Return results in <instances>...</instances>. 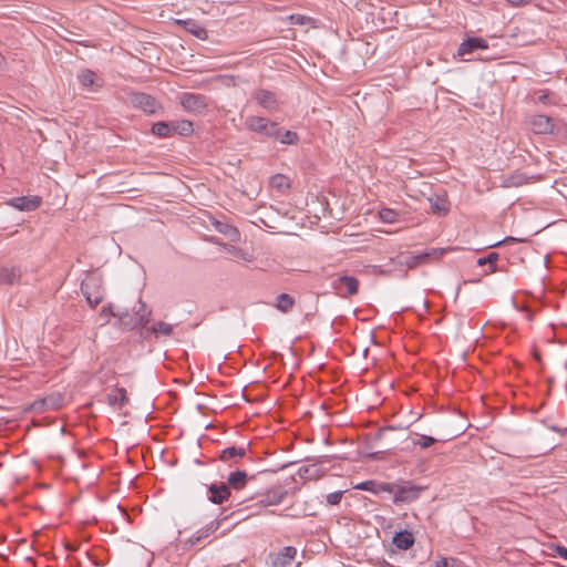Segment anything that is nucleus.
Returning <instances> with one entry per match:
<instances>
[{
	"instance_id": "4c0bfd02",
	"label": "nucleus",
	"mask_w": 567,
	"mask_h": 567,
	"mask_svg": "<svg viewBox=\"0 0 567 567\" xmlns=\"http://www.w3.org/2000/svg\"><path fill=\"white\" fill-rule=\"evenodd\" d=\"M29 410L39 414L49 410L45 396L31 403Z\"/></svg>"
},
{
	"instance_id": "ddd939ff",
	"label": "nucleus",
	"mask_w": 567,
	"mask_h": 567,
	"mask_svg": "<svg viewBox=\"0 0 567 567\" xmlns=\"http://www.w3.org/2000/svg\"><path fill=\"white\" fill-rule=\"evenodd\" d=\"M254 478H255V475L249 476L246 471L236 470V471L229 473V475L227 477V482L225 484L228 486L229 491L231 488H234L236 491H240L247 486V484L250 480H254Z\"/></svg>"
},
{
	"instance_id": "dca6fc26",
	"label": "nucleus",
	"mask_w": 567,
	"mask_h": 567,
	"mask_svg": "<svg viewBox=\"0 0 567 567\" xmlns=\"http://www.w3.org/2000/svg\"><path fill=\"white\" fill-rule=\"evenodd\" d=\"M530 125L536 134H548L554 131L553 118L544 114L534 115L530 120Z\"/></svg>"
},
{
	"instance_id": "8fccbe9b",
	"label": "nucleus",
	"mask_w": 567,
	"mask_h": 567,
	"mask_svg": "<svg viewBox=\"0 0 567 567\" xmlns=\"http://www.w3.org/2000/svg\"><path fill=\"white\" fill-rule=\"evenodd\" d=\"M7 66V59L3 54L0 53V70L6 69Z\"/></svg>"
},
{
	"instance_id": "c85d7f7f",
	"label": "nucleus",
	"mask_w": 567,
	"mask_h": 567,
	"mask_svg": "<svg viewBox=\"0 0 567 567\" xmlns=\"http://www.w3.org/2000/svg\"><path fill=\"white\" fill-rule=\"evenodd\" d=\"M151 133L157 137L165 138L173 135L172 122H156L152 125Z\"/></svg>"
},
{
	"instance_id": "c756f323",
	"label": "nucleus",
	"mask_w": 567,
	"mask_h": 567,
	"mask_svg": "<svg viewBox=\"0 0 567 567\" xmlns=\"http://www.w3.org/2000/svg\"><path fill=\"white\" fill-rule=\"evenodd\" d=\"M173 134L178 133L182 136H188L193 133V122L188 120L172 121Z\"/></svg>"
},
{
	"instance_id": "603ef678",
	"label": "nucleus",
	"mask_w": 567,
	"mask_h": 567,
	"mask_svg": "<svg viewBox=\"0 0 567 567\" xmlns=\"http://www.w3.org/2000/svg\"><path fill=\"white\" fill-rule=\"evenodd\" d=\"M392 429H393L392 426L380 429L378 436L381 437L383 432H385L386 430H392Z\"/></svg>"
},
{
	"instance_id": "7c9ffc66",
	"label": "nucleus",
	"mask_w": 567,
	"mask_h": 567,
	"mask_svg": "<svg viewBox=\"0 0 567 567\" xmlns=\"http://www.w3.org/2000/svg\"><path fill=\"white\" fill-rule=\"evenodd\" d=\"M499 255L495 251L489 252L487 256L482 257L477 260L478 266H485L488 265V270L485 272V275L494 274L497 271L496 261L498 260Z\"/></svg>"
},
{
	"instance_id": "aec40b11",
	"label": "nucleus",
	"mask_w": 567,
	"mask_h": 567,
	"mask_svg": "<svg viewBox=\"0 0 567 567\" xmlns=\"http://www.w3.org/2000/svg\"><path fill=\"white\" fill-rule=\"evenodd\" d=\"M431 210L437 216H445L450 212V202L447 197L435 195L429 198Z\"/></svg>"
},
{
	"instance_id": "79ce46f5",
	"label": "nucleus",
	"mask_w": 567,
	"mask_h": 567,
	"mask_svg": "<svg viewBox=\"0 0 567 567\" xmlns=\"http://www.w3.org/2000/svg\"><path fill=\"white\" fill-rule=\"evenodd\" d=\"M342 496H343L342 491L330 493L327 495V502L330 505H338L341 502Z\"/></svg>"
},
{
	"instance_id": "bb28decb",
	"label": "nucleus",
	"mask_w": 567,
	"mask_h": 567,
	"mask_svg": "<svg viewBox=\"0 0 567 567\" xmlns=\"http://www.w3.org/2000/svg\"><path fill=\"white\" fill-rule=\"evenodd\" d=\"M274 306L280 312L288 313L289 311L292 310L295 306V299L292 296L282 292L276 297V302L274 303Z\"/></svg>"
},
{
	"instance_id": "e433bc0d",
	"label": "nucleus",
	"mask_w": 567,
	"mask_h": 567,
	"mask_svg": "<svg viewBox=\"0 0 567 567\" xmlns=\"http://www.w3.org/2000/svg\"><path fill=\"white\" fill-rule=\"evenodd\" d=\"M135 316H143V327L148 322V317L151 316V310L147 309L146 305L140 299L138 300V308H134Z\"/></svg>"
},
{
	"instance_id": "a18cd8bd",
	"label": "nucleus",
	"mask_w": 567,
	"mask_h": 567,
	"mask_svg": "<svg viewBox=\"0 0 567 567\" xmlns=\"http://www.w3.org/2000/svg\"><path fill=\"white\" fill-rule=\"evenodd\" d=\"M454 563V559L441 558L440 560L436 561V567H453Z\"/></svg>"
},
{
	"instance_id": "37998d69",
	"label": "nucleus",
	"mask_w": 567,
	"mask_h": 567,
	"mask_svg": "<svg viewBox=\"0 0 567 567\" xmlns=\"http://www.w3.org/2000/svg\"><path fill=\"white\" fill-rule=\"evenodd\" d=\"M116 313L117 312H115L113 310V306L111 303H109L107 306H104L102 308L100 316L107 321L109 317H115L116 318Z\"/></svg>"
},
{
	"instance_id": "473e14b6",
	"label": "nucleus",
	"mask_w": 567,
	"mask_h": 567,
	"mask_svg": "<svg viewBox=\"0 0 567 567\" xmlns=\"http://www.w3.org/2000/svg\"><path fill=\"white\" fill-rule=\"evenodd\" d=\"M447 440L449 439H441L440 441L445 442ZM437 441L439 440L433 436L420 434L419 439L413 441V445L420 446L422 449H427V447L432 446Z\"/></svg>"
},
{
	"instance_id": "09e8293b",
	"label": "nucleus",
	"mask_w": 567,
	"mask_h": 567,
	"mask_svg": "<svg viewBox=\"0 0 567 567\" xmlns=\"http://www.w3.org/2000/svg\"><path fill=\"white\" fill-rule=\"evenodd\" d=\"M512 6H524L530 2V0H506Z\"/></svg>"
},
{
	"instance_id": "f8f14e48",
	"label": "nucleus",
	"mask_w": 567,
	"mask_h": 567,
	"mask_svg": "<svg viewBox=\"0 0 567 567\" xmlns=\"http://www.w3.org/2000/svg\"><path fill=\"white\" fill-rule=\"evenodd\" d=\"M8 204L21 212H32L41 205V198L39 196H21L11 198Z\"/></svg>"
},
{
	"instance_id": "4468645a",
	"label": "nucleus",
	"mask_w": 567,
	"mask_h": 567,
	"mask_svg": "<svg viewBox=\"0 0 567 567\" xmlns=\"http://www.w3.org/2000/svg\"><path fill=\"white\" fill-rule=\"evenodd\" d=\"M487 48L488 43L485 39L477 37L467 38L460 44L457 54L460 56H464L466 54L473 53L476 50H485Z\"/></svg>"
},
{
	"instance_id": "de8ad7c7",
	"label": "nucleus",
	"mask_w": 567,
	"mask_h": 567,
	"mask_svg": "<svg viewBox=\"0 0 567 567\" xmlns=\"http://www.w3.org/2000/svg\"><path fill=\"white\" fill-rule=\"evenodd\" d=\"M513 241H516V238L508 236V237H506L505 239H503V240H501V241H498V243H496V244L492 245L491 247H499V246H502L503 244L513 243Z\"/></svg>"
},
{
	"instance_id": "6e6552de",
	"label": "nucleus",
	"mask_w": 567,
	"mask_h": 567,
	"mask_svg": "<svg viewBox=\"0 0 567 567\" xmlns=\"http://www.w3.org/2000/svg\"><path fill=\"white\" fill-rule=\"evenodd\" d=\"M287 495L288 491L285 489L284 487L272 486L268 488L265 493L260 494L257 504L262 507L278 505L286 498Z\"/></svg>"
},
{
	"instance_id": "5701e85b",
	"label": "nucleus",
	"mask_w": 567,
	"mask_h": 567,
	"mask_svg": "<svg viewBox=\"0 0 567 567\" xmlns=\"http://www.w3.org/2000/svg\"><path fill=\"white\" fill-rule=\"evenodd\" d=\"M107 403L111 406H124L128 403L126 390L124 388H115V390L107 394Z\"/></svg>"
},
{
	"instance_id": "9d476101",
	"label": "nucleus",
	"mask_w": 567,
	"mask_h": 567,
	"mask_svg": "<svg viewBox=\"0 0 567 567\" xmlns=\"http://www.w3.org/2000/svg\"><path fill=\"white\" fill-rule=\"evenodd\" d=\"M443 254V249H431L429 251H423L417 255H409L404 258L403 262L409 268H415L419 265L427 264L432 259H439Z\"/></svg>"
},
{
	"instance_id": "a19ab883",
	"label": "nucleus",
	"mask_w": 567,
	"mask_h": 567,
	"mask_svg": "<svg viewBox=\"0 0 567 567\" xmlns=\"http://www.w3.org/2000/svg\"><path fill=\"white\" fill-rule=\"evenodd\" d=\"M271 185L275 188H281L282 186L289 187V184L287 183V177L281 174H276L271 177Z\"/></svg>"
},
{
	"instance_id": "58836bf2",
	"label": "nucleus",
	"mask_w": 567,
	"mask_h": 567,
	"mask_svg": "<svg viewBox=\"0 0 567 567\" xmlns=\"http://www.w3.org/2000/svg\"><path fill=\"white\" fill-rule=\"evenodd\" d=\"M218 527H219V523L217 520H213L205 527L200 528L197 532V534H199L202 536V538H206L209 535H212L213 533H215L218 529Z\"/></svg>"
},
{
	"instance_id": "3c124183",
	"label": "nucleus",
	"mask_w": 567,
	"mask_h": 567,
	"mask_svg": "<svg viewBox=\"0 0 567 567\" xmlns=\"http://www.w3.org/2000/svg\"><path fill=\"white\" fill-rule=\"evenodd\" d=\"M550 430L563 434V433H565L567 431V427L566 429H560V427H558L556 425H553V426H550Z\"/></svg>"
},
{
	"instance_id": "6e6d98bb",
	"label": "nucleus",
	"mask_w": 567,
	"mask_h": 567,
	"mask_svg": "<svg viewBox=\"0 0 567 567\" xmlns=\"http://www.w3.org/2000/svg\"><path fill=\"white\" fill-rule=\"evenodd\" d=\"M545 99H546V95H542V96L539 97V100H540V101H543V100H545Z\"/></svg>"
},
{
	"instance_id": "412c9836",
	"label": "nucleus",
	"mask_w": 567,
	"mask_h": 567,
	"mask_svg": "<svg viewBox=\"0 0 567 567\" xmlns=\"http://www.w3.org/2000/svg\"><path fill=\"white\" fill-rule=\"evenodd\" d=\"M21 270L18 267H0V284L13 285L20 280Z\"/></svg>"
},
{
	"instance_id": "b1692460",
	"label": "nucleus",
	"mask_w": 567,
	"mask_h": 567,
	"mask_svg": "<svg viewBox=\"0 0 567 567\" xmlns=\"http://www.w3.org/2000/svg\"><path fill=\"white\" fill-rule=\"evenodd\" d=\"M213 225L218 233L227 236L230 240L235 241L239 238L238 229L226 221L214 219Z\"/></svg>"
},
{
	"instance_id": "2eb2a0df",
	"label": "nucleus",
	"mask_w": 567,
	"mask_h": 567,
	"mask_svg": "<svg viewBox=\"0 0 567 567\" xmlns=\"http://www.w3.org/2000/svg\"><path fill=\"white\" fill-rule=\"evenodd\" d=\"M254 99L269 112L278 110V101L276 94L268 90H257L254 93Z\"/></svg>"
},
{
	"instance_id": "39448f33",
	"label": "nucleus",
	"mask_w": 567,
	"mask_h": 567,
	"mask_svg": "<svg viewBox=\"0 0 567 567\" xmlns=\"http://www.w3.org/2000/svg\"><path fill=\"white\" fill-rule=\"evenodd\" d=\"M332 288L336 293L342 298H348L358 293L359 290V281L353 276H339L331 282Z\"/></svg>"
},
{
	"instance_id": "72a5a7b5",
	"label": "nucleus",
	"mask_w": 567,
	"mask_h": 567,
	"mask_svg": "<svg viewBox=\"0 0 567 567\" xmlns=\"http://www.w3.org/2000/svg\"><path fill=\"white\" fill-rule=\"evenodd\" d=\"M379 217L386 224H394L399 220V214L391 208H382L379 213Z\"/></svg>"
},
{
	"instance_id": "c03bdc74",
	"label": "nucleus",
	"mask_w": 567,
	"mask_h": 567,
	"mask_svg": "<svg viewBox=\"0 0 567 567\" xmlns=\"http://www.w3.org/2000/svg\"><path fill=\"white\" fill-rule=\"evenodd\" d=\"M553 549L558 556L567 560V547L563 545H555Z\"/></svg>"
},
{
	"instance_id": "4be33fe9",
	"label": "nucleus",
	"mask_w": 567,
	"mask_h": 567,
	"mask_svg": "<svg viewBox=\"0 0 567 567\" xmlns=\"http://www.w3.org/2000/svg\"><path fill=\"white\" fill-rule=\"evenodd\" d=\"M529 177L519 171H515L507 176L503 177L502 185L504 187H519L526 183H528Z\"/></svg>"
},
{
	"instance_id": "1a4fd4ad",
	"label": "nucleus",
	"mask_w": 567,
	"mask_h": 567,
	"mask_svg": "<svg viewBox=\"0 0 567 567\" xmlns=\"http://www.w3.org/2000/svg\"><path fill=\"white\" fill-rule=\"evenodd\" d=\"M297 556V548L286 546L276 554H269L270 567H290Z\"/></svg>"
},
{
	"instance_id": "f257e3e1",
	"label": "nucleus",
	"mask_w": 567,
	"mask_h": 567,
	"mask_svg": "<svg viewBox=\"0 0 567 567\" xmlns=\"http://www.w3.org/2000/svg\"><path fill=\"white\" fill-rule=\"evenodd\" d=\"M81 291L87 303L94 308L104 299L103 277L99 272H90L81 282Z\"/></svg>"
},
{
	"instance_id": "20e7f679",
	"label": "nucleus",
	"mask_w": 567,
	"mask_h": 567,
	"mask_svg": "<svg viewBox=\"0 0 567 567\" xmlns=\"http://www.w3.org/2000/svg\"><path fill=\"white\" fill-rule=\"evenodd\" d=\"M278 123L261 116H248L245 120V127L250 132L274 138L277 134Z\"/></svg>"
},
{
	"instance_id": "c9c22d12",
	"label": "nucleus",
	"mask_w": 567,
	"mask_h": 567,
	"mask_svg": "<svg viewBox=\"0 0 567 567\" xmlns=\"http://www.w3.org/2000/svg\"><path fill=\"white\" fill-rule=\"evenodd\" d=\"M226 250L236 258H240L246 261H250V255L246 252L245 250L233 246V245H225Z\"/></svg>"
},
{
	"instance_id": "a211bd4d",
	"label": "nucleus",
	"mask_w": 567,
	"mask_h": 567,
	"mask_svg": "<svg viewBox=\"0 0 567 567\" xmlns=\"http://www.w3.org/2000/svg\"><path fill=\"white\" fill-rule=\"evenodd\" d=\"M415 538L410 530L396 532L392 537V544L401 550H408L414 545Z\"/></svg>"
},
{
	"instance_id": "49530a36",
	"label": "nucleus",
	"mask_w": 567,
	"mask_h": 567,
	"mask_svg": "<svg viewBox=\"0 0 567 567\" xmlns=\"http://www.w3.org/2000/svg\"><path fill=\"white\" fill-rule=\"evenodd\" d=\"M202 539H203V538H202V536H200L199 534H197V533H196V535L192 536V537L186 542V544H187V545L193 546V545L197 544L198 542H200Z\"/></svg>"
},
{
	"instance_id": "423d86ee",
	"label": "nucleus",
	"mask_w": 567,
	"mask_h": 567,
	"mask_svg": "<svg viewBox=\"0 0 567 567\" xmlns=\"http://www.w3.org/2000/svg\"><path fill=\"white\" fill-rule=\"evenodd\" d=\"M181 105L192 113L200 114L207 106V97L203 94L185 92L179 96Z\"/></svg>"
},
{
	"instance_id": "864d4df0",
	"label": "nucleus",
	"mask_w": 567,
	"mask_h": 567,
	"mask_svg": "<svg viewBox=\"0 0 567 567\" xmlns=\"http://www.w3.org/2000/svg\"><path fill=\"white\" fill-rule=\"evenodd\" d=\"M381 567H395V566H393L392 564H390V563H389V561H386V560H382V563H381Z\"/></svg>"
},
{
	"instance_id": "393cba45",
	"label": "nucleus",
	"mask_w": 567,
	"mask_h": 567,
	"mask_svg": "<svg viewBox=\"0 0 567 567\" xmlns=\"http://www.w3.org/2000/svg\"><path fill=\"white\" fill-rule=\"evenodd\" d=\"M78 79H79V82L81 83V85L84 87H94V86L101 87L102 86V84H100L97 82L99 78H97L96 73L89 69L82 70L79 73Z\"/></svg>"
},
{
	"instance_id": "cd10ccee",
	"label": "nucleus",
	"mask_w": 567,
	"mask_h": 567,
	"mask_svg": "<svg viewBox=\"0 0 567 567\" xmlns=\"http://www.w3.org/2000/svg\"><path fill=\"white\" fill-rule=\"evenodd\" d=\"M178 23H182L185 30L196 38L200 40L207 39V30L199 25L195 20L178 21Z\"/></svg>"
},
{
	"instance_id": "f3484780",
	"label": "nucleus",
	"mask_w": 567,
	"mask_h": 567,
	"mask_svg": "<svg viewBox=\"0 0 567 567\" xmlns=\"http://www.w3.org/2000/svg\"><path fill=\"white\" fill-rule=\"evenodd\" d=\"M116 318L118 319L120 326L127 331L143 324V316H135V313H130L127 310L117 311Z\"/></svg>"
},
{
	"instance_id": "ea45409f",
	"label": "nucleus",
	"mask_w": 567,
	"mask_h": 567,
	"mask_svg": "<svg viewBox=\"0 0 567 567\" xmlns=\"http://www.w3.org/2000/svg\"><path fill=\"white\" fill-rule=\"evenodd\" d=\"M316 473H317V468L315 465L302 466L298 470V475L305 480L313 478L316 476Z\"/></svg>"
},
{
	"instance_id": "9b49d317",
	"label": "nucleus",
	"mask_w": 567,
	"mask_h": 567,
	"mask_svg": "<svg viewBox=\"0 0 567 567\" xmlns=\"http://www.w3.org/2000/svg\"><path fill=\"white\" fill-rule=\"evenodd\" d=\"M207 491L209 493V502L216 505H221L231 496V491H229L228 486L223 482L210 484Z\"/></svg>"
},
{
	"instance_id": "f03ea898",
	"label": "nucleus",
	"mask_w": 567,
	"mask_h": 567,
	"mask_svg": "<svg viewBox=\"0 0 567 567\" xmlns=\"http://www.w3.org/2000/svg\"><path fill=\"white\" fill-rule=\"evenodd\" d=\"M425 489L424 486L415 485L409 481L392 483L391 495H393V503L410 504L420 498L421 493Z\"/></svg>"
},
{
	"instance_id": "5fc2aeb1",
	"label": "nucleus",
	"mask_w": 567,
	"mask_h": 567,
	"mask_svg": "<svg viewBox=\"0 0 567 567\" xmlns=\"http://www.w3.org/2000/svg\"><path fill=\"white\" fill-rule=\"evenodd\" d=\"M534 357L536 360H538V361L540 360V355L538 353H535Z\"/></svg>"
},
{
	"instance_id": "a878e982",
	"label": "nucleus",
	"mask_w": 567,
	"mask_h": 567,
	"mask_svg": "<svg viewBox=\"0 0 567 567\" xmlns=\"http://www.w3.org/2000/svg\"><path fill=\"white\" fill-rule=\"evenodd\" d=\"M274 140L279 141L286 145H295L299 142V136L297 132L290 130H284L278 125L277 134Z\"/></svg>"
},
{
	"instance_id": "0eeeda50",
	"label": "nucleus",
	"mask_w": 567,
	"mask_h": 567,
	"mask_svg": "<svg viewBox=\"0 0 567 567\" xmlns=\"http://www.w3.org/2000/svg\"><path fill=\"white\" fill-rule=\"evenodd\" d=\"M248 447L249 444L247 446H228L219 452L217 460L229 466L238 465L246 457Z\"/></svg>"
},
{
	"instance_id": "6ab92c4d",
	"label": "nucleus",
	"mask_w": 567,
	"mask_h": 567,
	"mask_svg": "<svg viewBox=\"0 0 567 567\" xmlns=\"http://www.w3.org/2000/svg\"><path fill=\"white\" fill-rule=\"evenodd\" d=\"M361 491L371 492L373 494L391 493L392 483L377 482V481H364L355 486Z\"/></svg>"
},
{
	"instance_id": "f704fd0d",
	"label": "nucleus",
	"mask_w": 567,
	"mask_h": 567,
	"mask_svg": "<svg viewBox=\"0 0 567 567\" xmlns=\"http://www.w3.org/2000/svg\"><path fill=\"white\" fill-rule=\"evenodd\" d=\"M49 410H59L63 404V396L60 393L45 396Z\"/></svg>"
},
{
	"instance_id": "2f4dec72",
	"label": "nucleus",
	"mask_w": 567,
	"mask_h": 567,
	"mask_svg": "<svg viewBox=\"0 0 567 567\" xmlns=\"http://www.w3.org/2000/svg\"><path fill=\"white\" fill-rule=\"evenodd\" d=\"M173 331H174L173 324L166 323L164 321L157 322L150 329V332L155 336L164 334V336L169 337V336H172Z\"/></svg>"
},
{
	"instance_id": "7ed1b4c3",
	"label": "nucleus",
	"mask_w": 567,
	"mask_h": 567,
	"mask_svg": "<svg viewBox=\"0 0 567 567\" xmlns=\"http://www.w3.org/2000/svg\"><path fill=\"white\" fill-rule=\"evenodd\" d=\"M128 101L133 107L140 109L148 115H155L163 111L162 104L154 96L144 92H130Z\"/></svg>"
}]
</instances>
